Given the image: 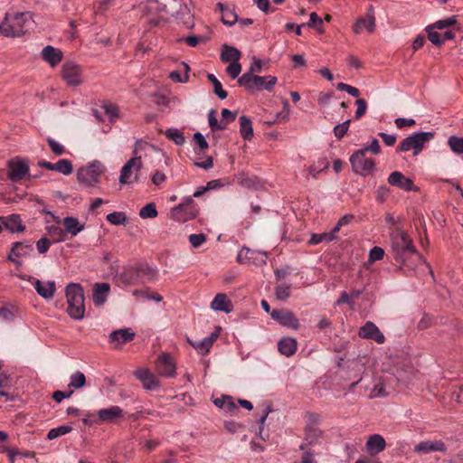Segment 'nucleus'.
Here are the masks:
<instances>
[{"mask_svg": "<svg viewBox=\"0 0 463 463\" xmlns=\"http://www.w3.org/2000/svg\"><path fill=\"white\" fill-rule=\"evenodd\" d=\"M188 342L193 345V347L194 349H196V351L198 353H200L201 354H207L211 347H212V344L211 342L206 338L204 337L203 340L199 341V342H192L188 339Z\"/></svg>", "mask_w": 463, "mask_h": 463, "instance_id": "c03bdc74", "label": "nucleus"}, {"mask_svg": "<svg viewBox=\"0 0 463 463\" xmlns=\"http://www.w3.org/2000/svg\"><path fill=\"white\" fill-rule=\"evenodd\" d=\"M375 19L368 18V16L364 15L354 21L352 31L354 34H361L364 31L373 33L375 31Z\"/></svg>", "mask_w": 463, "mask_h": 463, "instance_id": "412c9836", "label": "nucleus"}, {"mask_svg": "<svg viewBox=\"0 0 463 463\" xmlns=\"http://www.w3.org/2000/svg\"><path fill=\"white\" fill-rule=\"evenodd\" d=\"M384 250L381 247H373L369 252V261L373 262L383 258Z\"/></svg>", "mask_w": 463, "mask_h": 463, "instance_id": "052dcab7", "label": "nucleus"}, {"mask_svg": "<svg viewBox=\"0 0 463 463\" xmlns=\"http://www.w3.org/2000/svg\"><path fill=\"white\" fill-rule=\"evenodd\" d=\"M165 137L172 140L175 145L182 146L184 144L185 138L184 133L177 128H168L165 132Z\"/></svg>", "mask_w": 463, "mask_h": 463, "instance_id": "e433bc0d", "label": "nucleus"}, {"mask_svg": "<svg viewBox=\"0 0 463 463\" xmlns=\"http://www.w3.org/2000/svg\"><path fill=\"white\" fill-rule=\"evenodd\" d=\"M134 375L142 383V385L146 390H156L160 385L157 377L146 368L135 371Z\"/></svg>", "mask_w": 463, "mask_h": 463, "instance_id": "dca6fc26", "label": "nucleus"}, {"mask_svg": "<svg viewBox=\"0 0 463 463\" xmlns=\"http://www.w3.org/2000/svg\"><path fill=\"white\" fill-rule=\"evenodd\" d=\"M361 150L364 153L372 152L374 155H378L381 153V146L379 141L376 138H373L370 144L364 146Z\"/></svg>", "mask_w": 463, "mask_h": 463, "instance_id": "13d9d810", "label": "nucleus"}, {"mask_svg": "<svg viewBox=\"0 0 463 463\" xmlns=\"http://www.w3.org/2000/svg\"><path fill=\"white\" fill-rule=\"evenodd\" d=\"M71 430H72V428L69 425H62V426H59L57 428H53L49 430V432L47 434V439H54L60 436L70 433L71 431Z\"/></svg>", "mask_w": 463, "mask_h": 463, "instance_id": "79ce46f5", "label": "nucleus"}, {"mask_svg": "<svg viewBox=\"0 0 463 463\" xmlns=\"http://www.w3.org/2000/svg\"><path fill=\"white\" fill-rule=\"evenodd\" d=\"M445 445L440 440H424L414 447V451L421 454H428L433 451H443Z\"/></svg>", "mask_w": 463, "mask_h": 463, "instance_id": "a878e982", "label": "nucleus"}, {"mask_svg": "<svg viewBox=\"0 0 463 463\" xmlns=\"http://www.w3.org/2000/svg\"><path fill=\"white\" fill-rule=\"evenodd\" d=\"M109 285L108 283H97L93 288V302L96 306L103 305L108 298Z\"/></svg>", "mask_w": 463, "mask_h": 463, "instance_id": "c85d7f7f", "label": "nucleus"}, {"mask_svg": "<svg viewBox=\"0 0 463 463\" xmlns=\"http://www.w3.org/2000/svg\"><path fill=\"white\" fill-rule=\"evenodd\" d=\"M139 146H141L140 143L136 145L134 156L130 158L121 168L118 179L121 184H129L137 183L139 180L138 172L142 168L141 156L137 155Z\"/></svg>", "mask_w": 463, "mask_h": 463, "instance_id": "20e7f679", "label": "nucleus"}, {"mask_svg": "<svg viewBox=\"0 0 463 463\" xmlns=\"http://www.w3.org/2000/svg\"><path fill=\"white\" fill-rule=\"evenodd\" d=\"M270 316L274 320L284 326L293 329H298L299 326L298 318L289 310H272Z\"/></svg>", "mask_w": 463, "mask_h": 463, "instance_id": "2eb2a0df", "label": "nucleus"}, {"mask_svg": "<svg viewBox=\"0 0 463 463\" xmlns=\"http://www.w3.org/2000/svg\"><path fill=\"white\" fill-rule=\"evenodd\" d=\"M388 183L404 191H414L416 187L411 179L407 178L402 173L394 171L390 174Z\"/></svg>", "mask_w": 463, "mask_h": 463, "instance_id": "a211bd4d", "label": "nucleus"}, {"mask_svg": "<svg viewBox=\"0 0 463 463\" xmlns=\"http://www.w3.org/2000/svg\"><path fill=\"white\" fill-rule=\"evenodd\" d=\"M208 121L212 130H220L223 129L226 127V123H218L214 110H210L208 114Z\"/></svg>", "mask_w": 463, "mask_h": 463, "instance_id": "864d4df0", "label": "nucleus"}, {"mask_svg": "<svg viewBox=\"0 0 463 463\" xmlns=\"http://www.w3.org/2000/svg\"><path fill=\"white\" fill-rule=\"evenodd\" d=\"M390 238L392 248L397 255L402 257L405 254L414 253L416 251L411 239L400 227H395L391 230Z\"/></svg>", "mask_w": 463, "mask_h": 463, "instance_id": "0eeeda50", "label": "nucleus"}, {"mask_svg": "<svg viewBox=\"0 0 463 463\" xmlns=\"http://www.w3.org/2000/svg\"><path fill=\"white\" fill-rule=\"evenodd\" d=\"M237 259L241 263L253 262L256 265H262L266 263L267 255L265 252L255 251L249 248H243L240 250Z\"/></svg>", "mask_w": 463, "mask_h": 463, "instance_id": "f3484780", "label": "nucleus"}, {"mask_svg": "<svg viewBox=\"0 0 463 463\" xmlns=\"http://www.w3.org/2000/svg\"><path fill=\"white\" fill-rule=\"evenodd\" d=\"M426 32L428 33L429 40L435 45H440L444 43V39H441V34L434 31V28L428 25L426 27Z\"/></svg>", "mask_w": 463, "mask_h": 463, "instance_id": "3c124183", "label": "nucleus"}, {"mask_svg": "<svg viewBox=\"0 0 463 463\" xmlns=\"http://www.w3.org/2000/svg\"><path fill=\"white\" fill-rule=\"evenodd\" d=\"M42 58L50 66L55 67L58 65L63 57V53L60 49H57L53 46L47 45L45 46L42 52Z\"/></svg>", "mask_w": 463, "mask_h": 463, "instance_id": "4be33fe9", "label": "nucleus"}, {"mask_svg": "<svg viewBox=\"0 0 463 463\" xmlns=\"http://www.w3.org/2000/svg\"><path fill=\"white\" fill-rule=\"evenodd\" d=\"M65 295L69 316L72 319L81 320L85 315V298L82 287L77 283H70L66 286Z\"/></svg>", "mask_w": 463, "mask_h": 463, "instance_id": "f03ea898", "label": "nucleus"}, {"mask_svg": "<svg viewBox=\"0 0 463 463\" xmlns=\"http://www.w3.org/2000/svg\"><path fill=\"white\" fill-rule=\"evenodd\" d=\"M434 137L433 132H415L402 139L398 146V151H413V155H419L425 145Z\"/></svg>", "mask_w": 463, "mask_h": 463, "instance_id": "39448f33", "label": "nucleus"}, {"mask_svg": "<svg viewBox=\"0 0 463 463\" xmlns=\"http://www.w3.org/2000/svg\"><path fill=\"white\" fill-rule=\"evenodd\" d=\"M365 447L370 455H377L385 449L386 442L382 435L373 434L368 437Z\"/></svg>", "mask_w": 463, "mask_h": 463, "instance_id": "5701e85b", "label": "nucleus"}, {"mask_svg": "<svg viewBox=\"0 0 463 463\" xmlns=\"http://www.w3.org/2000/svg\"><path fill=\"white\" fill-rule=\"evenodd\" d=\"M135 336V333L130 328H122L115 330L109 335V341L111 343H117L122 345L131 341Z\"/></svg>", "mask_w": 463, "mask_h": 463, "instance_id": "cd10ccee", "label": "nucleus"}, {"mask_svg": "<svg viewBox=\"0 0 463 463\" xmlns=\"http://www.w3.org/2000/svg\"><path fill=\"white\" fill-rule=\"evenodd\" d=\"M238 20V16L236 13L228 8L227 10H224L222 14V21L224 24L232 26Z\"/></svg>", "mask_w": 463, "mask_h": 463, "instance_id": "09e8293b", "label": "nucleus"}, {"mask_svg": "<svg viewBox=\"0 0 463 463\" xmlns=\"http://www.w3.org/2000/svg\"><path fill=\"white\" fill-rule=\"evenodd\" d=\"M82 70L74 61H66L61 68V77L70 86H78L82 83Z\"/></svg>", "mask_w": 463, "mask_h": 463, "instance_id": "f8f14e48", "label": "nucleus"}, {"mask_svg": "<svg viewBox=\"0 0 463 463\" xmlns=\"http://www.w3.org/2000/svg\"><path fill=\"white\" fill-rule=\"evenodd\" d=\"M456 23H457L456 17L450 16V17H448L445 19L439 20V21L435 22L434 24H430V26H431L434 29L442 30V29H445V28L454 25Z\"/></svg>", "mask_w": 463, "mask_h": 463, "instance_id": "8fccbe9b", "label": "nucleus"}, {"mask_svg": "<svg viewBox=\"0 0 463 463\" xmlns=\"http://www.w3.org/2000/svg\"><path fill=\"white\" fill-rule=\"evenodd\" d=\"M336 89L338 90H341V91H346L349 95H351L353 97H359L360 96V91H359V90L357 88L353 87V86L348 85V84L344 83V82H339L336 85Z\"/></svg>", "mask_w": 463, "mask_h": 463, "instance_id": "4d7b16f0", "label": "nucleus"}, {"mask_svg": "<svg viewBox=\"0 0 463 463\" xmlns=\"http://www.w3.org/2000/svg\"><path fill=\"white\" fill-rule=\"evenodd\" d=\"M358 335L364 339L374 340L377 344H383L385 341V337L378 326L370 321L360 327Z\"/></svg>", "mask_w": 463, "mask_h": 463, "instance_id": "4468645a", "label": "nucleus"}, {"mask_svg": "<svg viewBox=\"0 0 463 463\" xmlns=\"http://www.w3.org/2000/svg\"><path fill=\"white\" fill-rule=\"evenodd\" d=\"M36 246L40 253H45L51 246V241L46 238H42L37 241Z\"/></svg>", "mask_w": 463, "mask_h": 463, "instance_id": "774afa93", "label": "nucleus"}, {"mask_svg": "<svg viewBox=\"0 0 463 463\" xmlns=\"http://www.w3.org/2000/svg\"><path fill=\"white\" fill-rule=\"evenodd\" d=\"M33 285L38 293L44 299H51L54 296L56 291L55 282L54 281H46L43 282L39 279H34Z\"/></svg>", "mask_w": 463, "mask_h": 463, "instance_id": "b1692460", "label": "nucleus"}, {"mask_svg": "<svg viewBox=\"0 0 463 463\" xmlns=\"http://www.w3.org/2000/svg\"><path fill=\"white\" fill-rule=\"evenodd\" d=\"M408 371H411L410 367L407 369H400L398 368L395 372H392V373L396 377L397 381L399 382H406L409 377L407 375Z\"/></svg>", "mask_w": 463, "mask_h": 463, "instance_id": "69168bd1", "label": "nucleus"}, {"mask_svg": "<svg viewBox=\"0 0 463 463\" xmlns=\"http://www.w3.org/2000/svg\"><path fill=\"white\" fill-rule=\"evenodd\" d=\"M47 230L53 242H61L65 240V232L60 226L50 225Z\"/></svg>", "mask_w": 463, "mask_h": 463, "instance_id": "a19ab883", "label": "nucleus"}, {"mask_svg": "<svg viewBox=\"0 0 463 463\" xmlns=\"http://www.w3.org/2000/svg\"><path fill=\"white\" fill-rule=\"evenodd\" d=\"M291 286L289 284H279L275 288V294L278 299L287 300L290 297Z\"/></svg>", "mask_w": 463, "mask_h": 463, "instance_id": "a18cd8bd", "label": "nucleus"}, {"mask_svg": "<svg viewBox=\"0 0 463 463\" xmlns=\"http://www.w3.org/2000/svg\"><path fill=\"white\" fill-rule=\"evenodd\" d=\"M395 125L398 128H402L404 127H411L415 125V120L412 118H398L395 119Z\"/></svg>", "mask_w": 463, "mask_h": 463, "instance_id": "338daca9", "label": "nucleus"}, {"mask_svg": "<svg viewBox=\"0 0 463 463\" xmlns=\"http://www.w3.org/2000/svg\"><path fill=\"white\" fill-rule=\"evenodd\" d=\"M355 104L357 105V109L355 110L354 117L356 119H359L365 114L367 110V104L363 99H356Z\"/></svg>", "mask_w": 463, "mask_h": 463, "instance_id": "680f3d73", "label": "nucleus"}, {"mask_svg": "<svg viewBox=\"0 0 463 463\" xmlns=\"http://www.w3.org/2000/svg\"><path fill=\"white\" fill-rule=\"evenodd\" d=\"M30 24L28 13H6L0 24V33L5 37H20L26 33Z\"/></svg>", "mask_w": 463, "mask_h": 463, "instance_id": "f257e3e1", "label": "nucleus"}, {"mask_svg": "<svg viewBox=\"0 0 463 463\" xmlns=\"http://www.w3.org/2000/svg\"><path fill=\"white\" fill-rule=\"evenodd\" d=\"M211 307L215 311L230 313L233 309L232 301L223 293H218L211 303Z\"/></svg>", "mask_w": 463, "mask_h": 463, "instance_id": "bb28decb", "label": "nucleus"}, {"mask_svg": "<svg viewBox=\"0 0 463 463\" xmlns=\"http://www.w3.org/2000/svg\"><path fill=\"white\" fill-rule=\"evenodd\" d=\"M103 171V165L99 162H94L88 166L79 169L77 174L78 180L85 186H94L99 183V176Z\"/></svg>", "mask_w": 463, "mask_h": 463, "instance_id": "9d476101", "label": "nucleus"}, {"mask_svg": "<svg viewBox=\"0 0 463 463\" xmlns=\"http://www.w3.org/2000/svg\"><path fill=\"white\" fill-rule=\"evenodd\" d=\"M335 234L336 233L334 232V230L329 232L314 233L311 235L309 243L316 245L321 242H330L336 239Z\"/></svg>", "mask_w": 463, "mask_h": 463, "instance_id": "c9c22d12", "label": "nucleus"}, {"mask_svg": "<svg viewBox=\"0 0 463 463\" xmlns=\"http://www.w3.org/2000/svg\"><path fill=\"white\" fill-rule=\"evenodd\" d=\"M240 132L244 139H250L253 136L251 121L246 116L240 117Z\"/></svg>", "mask_w": 463, "mask_h": 463, "instance_id": "f704fd0d", "label": "nucleus"}, {"mask_svg": "<svg viewBox=\"0 0 463 463\" xmlns=\"http://www.w3.org/2000/svg\"><path fill=\"white\" fill-rule=\"evenodd\" d=\"M7 179L18 182L29 175V165L19 157H14L7 162Z\"/></svg>", "mask_w": 463, "mask_h": 463, "instance_id": "9b49d317", "label": "nucleus"}, {"mask_svg": "<svg viewBox=\"0 0 463 463\" xmlns=\"http://www.w3.org/2000/svg\"><path fill=\"white\" fill-rule=\"evenodd\" d=\"M354 219V215L352 214H345L342 218L339 219L336 225L333 228L334 232L337 233L341 227L349 224L352 220Z\"/></svg>", "mask_w": 463, "mask_h": 463, "instance_id": "e2e57ef3", "label": "nucleus"}, {"mask_svg": "<svg viewBox=\"0 0 463 463\" xmlns=\"http://www.w3.org/2000/svg\"><path fill=\"white\" fill-rule=\"evenodd\" d=\"M207 79L210 80V82L213 86V91L214 93L221 99H224L227 98V92L222 89V86L219 80L212 73H209L207 75Z\"/></svg>", "mask_w": 463, "mask_h": 463, "instance_id": "ea45409f", "label": "nucleus"}, {"mask_svg": "<svg viewBox=\"0 0 463 463\" xmlns=\"http://www.w3.org/2000/svg\"><path fill=\"white\" fill-rule=\"evenodd\" d=\"M188 241L194 248H198L206 241V236L203 233L191 234Z\"/></svg>", "mask_w": 463, "mask_h": 463, "instance_id": "5fc2aeb1", "label": "nucleus"}, {"mask_svg": "<svg viewBox=\"0 0 463 463\" xmlns=\"http://www.w3.org/2000/svg\"><path fill=\"white\" fill-rule=\"evenodd\" d=\"M107 221L113 225L125 224L127 216L123 212H113L106 217Z\"/></svg>", "mask_w": 463, "mask_h": 463, "instance_id": "37998d69", "label": "nucleus"}, {"mask_svg": "<svg viewBox=\"0 0 463 463\" xmlns=\"http://www.w3.org/2000/svg\"><path fill=\"white\" fill-rule=\"evenodd\" d=\"M99 421L112 423L123 417V410L119 406L100 409L97 412Z\"/></svg>", "mask_w": 463, "mask_h": 463, "instance_id": "6ab92c4d", "label": "nucleus"}, {"mask_svg": "<svg viewBox=\"0 0 463 463\" xmlns=\"http://www.w3.org/2000/svg\"><path fill=\"white\" fill-rule=\"evenodd\" d=\"M86 384V377L83 373L77 371L70 377L69 387L72 389H80Z\"/></svg>", "mask_w": 463, "mask_h": 463, "instance_id": "4c0bfd02", "label": "nucleus"}, {"mask_svg": "<svg viewBox=\"0 0 463 463\" xmlns=\"http://www.w3.org/2000/svg\"><path fill=\"white\" fill-rule=\"evenodd\" d=\"M3 220L5 226L12 232H22L24 229L22 220L18 214H11L3 218Z\"/></svg>", "mask_w": 463, "mask_h": 463, "instance_id": "2f4dec72", "label": "nucleus"}, {"mask_svg": "<svg viewBox=\"0 0 463 463\" xmlns=\"http://www.w3.org/2000/svg\"><path fill=\"white\" fill-rule=\"evenodd\" d=\"M450 149L456 154H463V137L451 136L448 140Z\"/></svg>", "mask_w": 463, "mask_h": 463, "instance_id": "49530a36", "label": "nucleus"}, {"mask_svg": "<svg viewBox=\"0 0 463 463\" xmlns=\"http://www.w3.org/2000/svg\"><path fill=\"white\" fill-rule=\"evenodd\" d=\"M319 416L309 414L307 424L305 430V442L300 445V449L304 450L309 446L321 445L325 439L324 431L317 427Z\"/></svg>", "mask_w": 463, "mask_h": 463, "instance_id": "423d86ee", "label": "nucleus"}, {"mask_svg": "<svg viewBox=\"0 0 463 463\" xmlns=\"http://www.w3.org/2000/svg\"><path fill=\"white\" fill-rule=\"evenodd\" d=\"M241 58V52L238 49L231 46L224 45L221 54V59L225 62H235L239 61Z\"/></svg>", "mask_w": 463, "mask_h": 463, "instance_id": "72a5a7b5", "label": "nucleus"}, {"mask_svg": "<svg viewBox=\"0 0 463 463\" xmlns=\"http://www.w3.org/2000/svg\"><path fill=\"white\" fill-rule=\"evenodd\" d=\"M226 71H227V73L232 79H236L241 71V65L239 61L232 62L229 64Z\"/></svg>", "mask_w": 463, "mask_h": 463, "instance_id": "bf43d9fd", "label": "nucleus"}, {"mask_svg": "<svg viewBox=\"0 0 463 463\" xmlns=\"http://www.w3.org/2000/svg\"><path fill=\"white\" fill-rule=\"evenodd\" d=\"M194 140L195 141L197 146L202 150H205L209 146L208 142L206 141L205 137L200 132H196V133L194 134Z\"/></svg>", "mask_w": 463, "mask_h": 463, "instance_id": "0e129e2a", "label": "nucleus"}, {"mask_svg": "<svg viewBox=\"0 0 463 463\" xmlns=\"http://www.w3.org/2000/svg\"><path fill=\"white\" fill-rule=\"evenodd\" d=\"M350 163L353 171L361 176H367L374 172L375 162L373 159L366 156V153L358 149L350 156Z\"/></svg>", "mask_w": 463, "mask_h": 463, "instance_id": "1a4fd4ad", "label": "nucleus"}, {"mask_svg": "<svg viewBox=\"0 0 463 463\" xmlns=\"http://www.w3.org/2000/svg\"><path fill=\"white\" fill-rule=\"evenodd\" d=\"M198 213V207L193 198L187 197L182 203L171 209L169 216L174 221L185 222L194 219Z\"/></svg>", "mask_w": 463, "mask_h": 463, "instance_id": "6e6552de", "label": "nucleus"}, {"mask_svg": "<svg viewBox=\"0 0 463 463\" xmlns=\"http://www.w3.org/2000/svg\"><path fill=\"white\" fill-rule=\"evenodd\" d=\"M350 120L344 121L341 124L336 125L334 128V134L335 137L341 139L347 132L349 128Z\"/></svg>", "mask_w": 463, "mask_h": 463, "instance_id": "6e6d98bb", "label": "nucleus"}, {"mask_svg": "<svg viewBox=\"0 0 463 463\" xmlns=\"http://www.w3.org/2000/svg\"><path fill=\"white\" fill-rule=\"evenodd\" d=\"M297 347L298 343L296 339L292 337L282 338L278 344L279 353L288 357L293 355L296 353Z\"/></svg>", "mask_w": 463, "mask_h": 463, "instance_id": "c756f323", "label": "nucleus"}, {"mask_svg": "<svg viewBox=\"0 0 463 463\" xmlns=\"http://www.w3.org/2000/svg\"><path fill=\"white\" fill-rule=\"evenodd\" d=\"M139 215L143 219L155 218L157 216V211L154 203H147L141 208Z\"/></svg>", "mask_w": 463, "mask_h": 463, "instance_id": "de8ad7c7", "label": "nucleus"}, {"mask_svg": "<svg viewBox=\"0 0 463 463\" xmlns=\"http://www.w3.org/2000/svg\"><path fill=\"white\" fill-rule=\"evenodd\" d=\"M156 373L163 377H173L175 374V363L168 354H161L156 362Z\"/></svg>", "mask_w": 463, "mask_h": 463, "instance_id": "ddd939ff", "label": "nucleus"}, {"mask_svg": "<svg viewBox=\"0 0 463 463\" xmlns=\"http://www.w3.org/2000/svg\"><path fill=\"white\" fill-rule=\"evenodd\" d=\"M32 246L28 244H24L23 242H16L14 244L13 248L11 249L10 253L14 255L17 258H21L23 256H25L32 251Z\"/></svg>", "mask_w": 463, "mask_h": 463, "instance_id": "58836bf2", "label": "nucleus"}, {"mask_svg": "<svg viewBox=\"0 0 463 463\" xmlns=\"http://www.w3.org/2000/svg\"><path fill=\"white\" fill-rule=\"evenodd\" d=\"M47 143L55 156H61L65 152L64 146L52 137L47 138Z\"/></svg>", "mask_w": 463, "mask_h": 463, "instance_id": "603ef678", "label": "nucleus"}, {"mask_svg": "<svg viewBox=\"0 0 463 463\" xmlns=\"http://www.w3.org/2000/svg\"><path fill=\"white\" fill-rule=\"evenodd\" d=\"M238 83L249 91H271L277 83V77L271 75L262 77L252 73H244L238 79Z\"/></svg>", "mask_w": 463, "mask_h": 463, "instance_id": "7ed1b4c3", "label": "nucleus"}, {"mask_svg": "<svg viewBox=\"0 0 463 463\" xmlns=\"http://www.w3.org/2000/svg\"><path fill=\"white\" fill-rule=\"evenodd\" d=\"M38 165L41 167H44L52 171H56L65 175H71L73 170L72 164L68 159H61L55 164L42 160L38 163Z\"/></svg>", "mask_w": 463, "mask_h": 463, "instance_id": "aec40b11", "label": "nucleus"}, {"mask_svg": "<svg viewBox=\"0 0 463 463\" xmlns=\"http://www.w3.org/2000/svg\"><path fill=\"white\" fill-rule=\"evenodd\" d=\"M178 11L175 12V18L180 20L184 26L192 28L194 26L193 14L190 7V1L184 0Z\"/></svg>", "mask_w": 463, "mask_h": 463, "instance_id": "393cba45", "label": "nucleus"}, {"mask_svg": "<svg viewBox=\"0 0 463 463\" xmlns=\"http://www.w3.org/2000/svg\"><path fill=\"white\" fill-rule=\"evenodd\" d=\"M63 225L65 227L64 232L71 233V236H76L84 229V225L80 224L78 219L74 217H65Z\"/></svg>", "mask_w": 463, "mask_h": 463, "instance_id": "7c9ffc66", "label": "nucleus"}, {"mask_svg": "<svg viewBox=\"0 0 463 463\" xmlns=\"http://www.w3.org/2000/svg\"><path fill=\"white\" fill-rule=\"evenodd\" d=\"M387 395H388V392L386 391L385 380L382 377L375 378L373 387L371 390V393H370L369 397L376 398V397H384Z\"/></svg>", "mask_w": 463, "mask_h": 463, "instance_id": "473e14b6", "label": "nucleus"}]
</instances>
